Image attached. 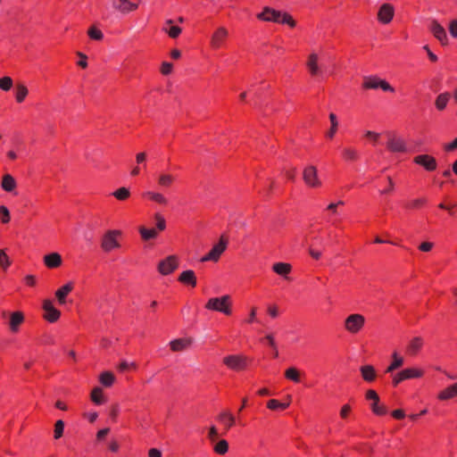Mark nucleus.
Instances as JSON below:
<instances>
[{
    "label": "nucleus",
    "mask_w": 457,
    "mask_h": 457,
    "mask_svg": "<svg viewBox=\"0 0 457 457\" xmlns=\"http://www.w3.org/2000/svg\"><path fill=\"white\" fill-rule=\"evenodd\" d=\"M257 18L264 21L287 24L292 28L295 26V21L290 14L281 12L270 7H264L263 12L257 14Z\"/></svg>",
    "instance_id": "obj_1"
},
{
    "label": "nucleus",
    "mask_w": 457,
    "mask_h": 457,
    "mask_svg": "<svg viewBox=\"0 0 457 457\" xmlns=\"http://www.w3.org/2000/svg\"><path fill=\"white\" fill-rule=\"evenodd\" d=\"M121 231L117 229H110L104 233L101 237L100 245L104 253H110L120 247L119 238Z\"/></svg>",
    "instance_id": "obj_2"
},
{
    "label": "nucleus",
    "mask_w": 457,
    "mask_h": 457,
    "mask_svg": "<svg viewBox=\"0 0 457 457\" xmlns=\"http://www.w3.org/2000/svg\"><path fill=\"white\" fill-rule=\"evenodd\" d=\"M205 308L211 311L222 312L226 315L231 314V298L228 295L221 297H212L208 300Z\"/></svg>",
    "instance_id": "obj_3"
},
{
    "label": "nucleus",
    "mask_w": 457,
    "mask_h": 457,
    "mask_svg": "<svg viewBox=\"0 0 457 457\" xmlns=\"http://www.w3.org/2000/svg\"><path fill=\"white\" fill-rule=\"evenodd\" d=\"M228 246V239L221 236L219 242L213 245V247L211 249V251L205 254L204 257H202L201 262H218L220 255L225 252Z\"/></svg>",
    "instance_id": "obj_4"
},
{
    "label": "nucleus",
    "mask_w": 457,
    "mask_h": 457,
    "mask_svg": "<svg viewBox=\"0 0 457 457\" xmlns=\"http://www.w3.org/2000/svg\"><path fill=\"white\" fill-rule=\"evenodd\" d=\"M365 324V318L359 313L349 315L345 320V328L351 334L359 333Z\"/></svg>",
    "instance_id": "obj_5"
},
{
    "label": "nucleus",
    "mask_w": 457,
    "mask_h": 457,
    "mask_svg": "<svg viewBox=\"0 0 457 457\" xmlns=\"http://www.w3.org/2000/svg\"><path fill=\"white\" fill-rule=\"evenodd\" d=\"M179 267V260L175 255H170L162 260L158 264V271L162 275H169Z\"/></svg>",
    "instance_id": "obj_6"
},
{
    "label": "nucleus",
    "mask_w": 457,
    "mask_h": 457,
    "mask_svg": "<svg viewBox=\"0 0 457 457\" xmlns=\"http://www.w3.org/2000/svg\"><path fill=\"white\" fill-rule=\"evenodd\" d=\"M112 5L114 10L122 14L129 13L138 8V4L132 0H112Z\"/></svg>",
    "instance_id": "obj_7"
},
{
    "label": "nucleus",
    "mask_w": 457,
    "mask_h": 457,
    "mask_svg": "<svg viewBox=\"0 0 457 457\" xmlns=\"http://www.w3.org/2000/svg\"><path fill=\"white\" fill-rule=\"evenodd\" d=\"M223 362L235 370H244L246 367V358L241 355H228L223 359Z\"/></svg>",
    "instance_id": "obj_8"
},
{
    "label": "nucleus",
    "mask_w": 457,
    "mask_h": 457,
    "mask_svg": "<svg viewBox=\"0 0 457 457\" xmlns=\"http://www.w3.org/2000/svg\"><path fill=\"white\" fill-rule=\"evenodd\" d=\"M395 8L390 4H383L378 12V20L383 24H388L394 18Z\"/></svg>",
    "instance_id": "obj_9"
},
{
    "label": "nucleus",
    "mask_w": 457,
    "mask_h": 457,
    "mask_svg": "<svg viewBox=\"0 0 457 457\" xmlns=\"http://www.w3.org/2000/svg\"><path fill=\"white\" fill-rule=\"evenodd\" d=\"M45 311L44 318L49 322H55L60 318L61 312L53 304L52 301L45 300L43 302Z\"/></svg>",
    "instance_id": "obj_10"
},
{
    "label": "nucleus",
    "mask_w": 457,
    "mask_h": 457,
    "mask_svg": "<svg viewBox=\"0 0 457 457\" xmlns=\"http://www.w3.org/2000/svg\"><path fill=\"white\" fill-rule=\"evenodd\" d=\"M413 161L428 171L435 170L437 166L436 160L428 154L417 155Z\"/></svg>",
    "instance_id": "obj_11"
},
{
    "label": "nucleus",
    "mask_w": 457,
    "mask_h": 457,
    "mask_svg": "<svg viewBox=\"0 0 457 457\" xmlns=\"http://www.w3.org/2000/svg\"><path fill=\"white\" fill-rule=\"evenodd\" d=\"M303 180L306 185L317 187L320 186V181L318 179L317 169L314 166H309L303 170Z\"/></svg>",
    "instance_id": "obj_12"
},
{
    "label": "nucleus",
    "mask_w": 457,
    "mask_h": 457,
    "mask_svg": "<svg viewBox=\"0 0 457 457\" xmlns=\"http://www.w3.org/2000/svg\"><path fill=\"white\" fill-rule=\"evenodd\" d=\"M429 29L434 37L442 44L446 45L448 37L445 29L436 20L430 23Z\"/></svg>",
    "instance_id": "obj_13"
},
{
    "label": "nucleus",
    "mask_w": 457,
    "mask_h": 457,
    "mask_svg": "<svg viewBox=\"0 0 457 457\" xmlns=\"http://www.w3.org/2000/svg\"><path fill=\"white\" fill-rule=\"evenodd\" d=\"M387 148L393 153H404L407 151L404 140L395 136H389Z\"/></svg>",
    "instance_id": "obj_14"
},
{
    "label": "nucleus",
    "mask_w": 457,
    "mask_h": 457,
    "mask_svg": "<svg viewBox=\"0 0 457 457\" xmlns=\"http://www.w3.org/2000/svg\"><path fill=\"white\" fill-rule=\"evenodd\" d=\"M228 35V30L220 27L212 36L211 46L212 47L218 49L221 47Z\"/></svg>",
    "instance_id": "obj_15"
},
{
    "label": "nucleus",
    "mask_w": 457,
    "mask_h": 457,
    "mask_svg": "<svg viewBox=\"0 0 457 457\" xmlns=\"http://www.w3.org/2000/svg\"><path fill=\"white\" fill-rule=\"evenodd\" d=\"M24 321V315L21 312H14L10 314L9 319V328L12 333H17L19 331L20 326Z\"/></svg>",
    "instance_id": "obj_16"
},
{
    "label": "nucleus",
    "mask_w": 457,
    "mask_h": 457,
    "mask_svg": "<svg viewBox=\"0 0 457 457\" xmlns=\"http://www.w3.org/2000/svg\"><path fill=\"white\" fill-rule=\"evenodd\" d=\"M360 372L362 379L368 383L375 381L377 378V371L375 368L370 364H365L361 366Z\"/></svg>",
    "instance_id": "obj_17"
},
{
    "label": "nucleus",
    "mask_w": 457,
    "mask_h": 457,
    "mask_svg": "<svg viewBox=\"0 0 457 457\" xmlns=\"http://www.w3.org/2000/svg\"><path fill=\"white\" fill-rule=\"evenodd\" d=\"M62 262V256L58 253H51L44 256V263L50 269L61 266Z\"/></svg>",
    "instance_id": "obj_18"
},
{
    "label": "nucleus",
    "mask_w": 457,
    "mask_h": 457,
    "mask_svg": "<svg viewBox=\"0 0 457 457\" xmlns=\"http://www.w3.org/2000/svg\"><path fill=\"white\" fill-rule=\"evenodd\" d=\"M175 181V176L166 172H161L157 175L158 186L162 188H169Z\"/></svg>",
    "instance_id": "obj_19"
},
{
    "label": "nucleus",
    "mask_w": 457,
    "mask_h": 457,
    "mask_svg": "<svg viewBox=\"0 0 457 457\" xmlns=\"http://www.w3.org/2000/svg\"><path fill=\"white\" fill-rule=\"evenodd\" d=\"M73 283L68 282L55 292V296L60 304H63L66 302V296L72 291Z\"/></svg>",
    "instance_id": "obj_20"
},
{
    "label": "nucleus",
    "mask_w": 457,
    "mask_h": 457,
    "mask_svg": "<svg viewBox=\"0 0 457 457\" xmlns=\"http://www.w3.org/2000/svg\"><path fill=\"white\" fill-rule=\"evenodd\" d=\"M179 281L192 287L196 286V278L195 272L191 270L183 271L179 277Z\"/></svg>",
    "instance_id": "obj_21"
},
{
    "label": "nucleus",
    "mask_w": 457,
    "mask_h": 457,
    "mask_svg": "<svg viewBox=\"0 0 457 457\" xmlns=\"http://www.w3.org/2000/svg\"><path fill=\"white\" fill-rule=\"evenodd\" d=\"M191 344L190 339L187 338H179L170 342V345L172 351L179 352L185 350Z\"/></svg>",
    "instance_id": "obj_22"
},
{
    "label": "nucleus",
    "mask_w": 457,
    "mask_h": 457,
    "mask_svg": "<svg viewBox=\"0 0 457 457\" xmlns=\"http://www.w3.org/2000/svg\"><path fill=\"white\" fill-rule=\"evenodd\" d=\"M218 420L220 424H222L224 426V428L226 429L230 428L235 423L234 416L232 415V413H230L229 411H222L219 415Z\"/></svg>",
    "instance_id": "obj_23"
},
{
    "label": "nucleus",
    "mask_w": 457,
    "mask_h": 457,
    "mask_svg": "<svg viewBox=\"0 0 457 457\" xmlns=\"http://www.w3.org/2000/svg\"><path fill=\"white\" fill-rule=\"evenodd\" d=\"M392 359L391 364L386 369V373H393L394 370L403 365V358L400 356L397 352L393 353Z\"/></svg>",
    "instance_id": "obj_24"
},
{
    "label": "nucleus",
    "mask_w": 457,
    "mask_h": 457,
    "mask_svg": "<svg viewBox=\"0 0 457 457\" xmlns=\"http://www.w3.org/2000/svg\"><path fill=\"white\" fill-rule=\"evenodd\" d=\"M285 378L295 383H299L301 382L302 372L295 367H290L286 370Z\"/></svg>",
    "instance_id": "obj_25"
},
{
    "label": "nucleus",
    "mask_w": 457,
    "mask_h": 457,
    "mask_svg": "<svg viewBox=\"0 0 457 457\" xmlns=\"http://www.w3.org/2000/svg\"><path fill=\"white\" fill-rule=\"evenodd\" d=\"M306 65L310 71V73L312 76H316L319 74L320 68L318 66V55L316 54H311L309 55V59Z\"/></svg>",
    "instance_id": "obj_26"
},
{
    "label": "nucleus",
    "mask_w": 457,
    "mask_h": 457,
    "mask_svg": "<svg viewBox=\"0 0 457 457\" xmlns=\"http://www.w3.org/2000/svg\"><path fill=\"white\" fill-rule=\"evenodd\" d=\"M143 195L145 197H148L150 200H152L155 203H158L160 204L165 205L168 204L167 198L162 194H161L159 192L146 191L143 194Z\"/></svg>",
    "instance_id": "obj_27"
},
{
    "label": "nucleus",
    "mask_w": 457,
    "mask_h": 457,
    "mask_svg": "<svg viewBox=\"0 0 457 457\" xmlns=\"http://www.w3.org/2000/svg\"><path fill=\"white\" fill-rule=\"evenodd\" d=\"M1 187L4 191L12 192L16 187L15 179L12 175L5 174L3 177Z\"/></svg>",
    "instance_id": "obj_28"
},
{
    "label": "nucleus",
    "mask_w": 457,
    "mask_h": 457,
    "mask_svg": "<svg viewBox=\"0 0 457 457\" xmlns=\"http://www.w3.org/2000/svg\"><path fill=\"white\" fill-rule=\"evenodd\" d=\"M422 345H423V340L421 337H417L412 338L407 347V353L411 355L416 354L421 348Z\"/></svg>",
    "instance_id": "obj_29"
},
{
    "label": "nucleus",
    "mask_w": 457,
    "mask_h": 457,
    "mask_svg": "<svg viewBox=\"0 0 457 457\" xmlns=\"http://www.w3.org/2000/svg\"><path fill=\"white\" fill-rule=\"evenodd\" d=\"M456 396H457V383L444 389L439 395V399L440 400H448L451 398H454Z\"/></svg>",
    "instance_id": "obj_30"
},
{
    "label": "nucleus",
    "mask_w": 457,
    "mask_h": 457,
    "mask_svg": "<svg viewBox=\"0 0 457 457\" xmlns=\"http://www.w3.org/2000/svg\"><path fill=\"white\" fill-rule=\"evenodd\" d=\"M29 94L27 87L22 83L16 84L15 99L18 103H22Z\"/></svg>",
    "instance_id": "obj_31"
},
{
    "label": "nucleus",
    "mask_w": 457,
    "mask_h": 457,
    "mask_svg": "<svg viewBox=\"0 0 457 457\" xmlns=\"http://www.w3.org/2000/svg\"><path fill=\"white\" fill-rule=\"evenodd\" d=\"M100 383L104 386H111L115 381V376L111 371H104L99 376Z\"/></svg>",
    "instance_id": "obj_32"
},
{
    "label": "nucleus",
    "mask_w": 457,
    "mask_h": 457,
    "mask_svg": "<svg viewBox=\"0 0 457 457\" xmlns=\"http://www.w3.org/2000/svg\"><path fill=\"white\" fill-rule=\"evenodd\" d=\"M272 270L280 276H287L291 271V265L286 262H277Z\"/></svg>",
    "instance_id": "obj_33"
},
{
    "label": "nucleus",
    "mask_w": 457,
    "mask_h": 457,
    "mask_svg": "<svg viewBox=\"0 0 457 457\" xmlns=\"http://www.w3.org/2000/svg\"><path fill=\"white\" fill-rule=\"evenodd\" d=\"M450 99V94L445 92L438 95V96L436 99V107L439 111H443L445 107Z\"/></svg>",
    "instance_id": "obj_34"
},
{
    "label": "nucleus",
    "mask_w": 457,
    "mask_h": 457,
    "mask_svg": "<svg viewBox=\"0 0 457 457\" xmlns=\"http://www.w3.org/2000/svg\"><path fill=\"white\" fill-rule=\"evenodd\" d=\"M379 79L378 77H365L362 87L366 89H377L379 87Z\"/></svg>",
    "instance_id": "obj_35"
},
{
    "label": "nucleus",
    "mask_w": 457,
    "mask_h": 457,
    "mask_svg": "<svg viewBox=\"0 0 457 457\" xmlns=\"http://www.w3.org/2000/svg\"><path fill=\"white\" fill-rule=\"evenodd\" d=\"M329 120H330V129L327 132L326 136L328 137V138H333L334 136L336 135L337 131V128H338V121H337V117L336 116L335 113H330L329 114Z\"/></svg>",
    "instance_id": "obj_36"
},
{
    "label": "nucleus",
    "mask_w": 457,
    "mask_h": 457,
    "mask_svg": "<svg viewBox=\"0 0 457 457\" xmlns=\"http://www.w3.org/2000/svg\"><path fill=\"white\" fill-rule=\"evenodd\" d=\"M289 406L288 402H268L267 408L272 411H283Z\"/></svg>",
    "instance_id": "obj_37"
},
{
    "label": "nucleus",
    "mask_w": 457,
    "mask_h": 457,
    "mask_svg": "<svg viewBox=\"0 0 457 457\" xmlns=\"http://www.w3.org/2000/svg\"><path fill=\"white\" fill-rule=\"evenodd\" d=\"M139 233L144 240H150L157 237V231L154 228L140 227Z\"/></svg>",
    "instance_id": "obj_38"
},
{
    "label": "nucleus",
    "mask_w": 457,
    "mask_h": 457,
    "mask_svg": "<svg viewBox=\"0 0 457 457\" xmlns=\"http://www.w3.org/2000/svg\"><path fill=\"white\" fill-rule=\"evenodd\" d=\"M214 452L218 454L223 455L228 451V444L226 440H220L213 448Z\"/></svg>",
    "instance_id": "obj_39"
},
{
    "label": "nucleus",
    "mask_w": 457,
    "mask_h": 457,
    "mask_svg": "<svg viewBox=\"0 0 457 457\" xmlns=\"http://www.w3.org/2000/svg\"><path fill=\"white\" fill-rule=\"evenodd\" d=\"M371 410L377 415H384L386 413V407L384 402H372Z\"/></svg>",
    "instance_id": "obj_40"
},
{
    "label": "nucleus",
    "mask_w": 457,
    "mask_h": 457,
    "mask_svg": "<svg viewBox=\"0 0 457 457\" xmlns=\"http://www.w3.org/2000/svg\"><path fill=\"white\" fill-rule=\"evenodd\" d=\"M112 195L118 200L123 201L129 197L130 192L127 187H120L112 193Z\"/></svg>",
    "instance_id": "obj_41"
},
{
    "label": "nucleus",
    "mask_w": 457,
    "mask_h": 457,
    "mask_svg": "<svg viewBox=\"0 0 457 457\" xmlns=\"http://www.w3.org/2000/svg\"><path fill=\"white\" fill-rule=\"evenodd\" d=\"M343 157L347 161H355L358 158V153L355 149L347 147L343 149Z\"/></svg>",
    "instance_id": "obj_42"
},
{
    "label": "nucleus",
    "mask_w": 457,
    "mask_h": 457,
    "mask_svg": "<svg viewBox=\"0 0 457 457\" xmlns=\"http://www.w3.org/2000/svg\"><path fill=\"white\" fill-rule=\"evenodd\" d=\"M167 24L170 25V29H165V31L169 34V36L172 38H176L181 33V29L179 26L172 25V21H167Z\"/></svg>",
    "instance_id": "obj_43"
},
{
    "label": "nucleus",
    "mask_w": 457,
    "mask_h": 457,
    "mask_svg": "<svg viewBox=\"0 0 457 457\" xmlns=\"http://www.w3.org/2000/svg\"><path fill=\"white\" fill-rule=\"evenodd\" d=\"M64 431V423L62 420H59L54 424V438L59 439L62 436Z\"/></svg>",
    "instance_id": "obj_44"
},
{
    "label": "nucleus",
    "mask_w": 457,
    "mask_h": 457,
    "mask_svg": "<svg viewBox=\"0 0 457 457\" xmlns=\"http://www.w3.org/2000/svg\"><path fill=\"white\" fill-rule=\"evenodd\" d=\"M402 371L405 379L420 378L422 375V372L416 369H405Z\"/></svg>",
    "instance_id": "obj_45"
},
{
    "label": "nucleus",
    "mask_w": 457,
    "mask_h": 457,
    "mask_svg": "<svg viewBox=\"0 0 457 457\" xmlns=\"http://www.w3.org/2000/svg\"><path fill=\"white\" fill-rule=\"evenodd\" d=\"M12 87V79L10 77H3L0 79V88L3 91H9Z\"/></svg>",
    "instance_id": "obj_46"
},
{
    "label": "nucleus",
    "mask_w": 457,
    "mask_h": 457,
    "mask_svg": "<svg viewBox=\"0 0 457 457\" xmlns=\"http://www.w3.org/2000/svg\"><path fill=\"white\" fill-rule=\"evenodd\" d=\"M10 212L9 210L4 206H0V221L4 224H6L10 221Z\"/></svg>",
    "instance_id": "obj_47"
},
{
    "label": "nucleus",
    "mask_w": 457,
    "mask_h": 457,
    "mask_svg": "<svg viewBox=\"0 0 457 457\" xmlns=\"http://www.w3.org/2000/svg\"><path fill=\"white\" fill-rule=\"evenodd\" d=\"M87 34L92 39L95 40H101L104 37L102 31L96 29L95 27L89 28Z\"/></svg>",
    "instance_id": "obj_48"
},
{
    "label": "nucleus",
    "mask_w": 457,
    "mask_h": 457,
    "mask_svg": "<svg viewBox=\"0 0 457 457\" xmlns=\"http://www.w3.org/2000/svg\"><path fill=\"white\" fill-rule=\"evenodd\" d=\"M154 219L156 220V228L158 230L162 231L166 228V221L164 218L160 213L154 214Z\"/></svg>",
    "instance_id": "obj_49"
},
{
    "label": "nucleus",
    "mask_w": 457,
    "mask_h": 457,
    "mask_svg": "<svg viewBox=\"0 0 457 457\" xmlns=\"http://www.w3.org/2000/svg\"><path fill=\"white\" fill-rule=\"evenodd\" d=\"M10 263L11 262H10L9 257L5 253V251L4 250H1L0 251V266L4 270H6L8 268V266L10 265Z\"/></svg>",
    "instance_id": "obj_50"
},
{
    "label": "nucleus",
    "mask_w": 457,
    "mask_h": 457,
    "mask_svg": "<svg viewBox=\"0 0 457 457\" xmlns=\"http://www.w3.org/2000/svg\"><path fill=\"white\" fill-rule=\"evenodd\" d=\"M104 397V391L101 387L96 386L91 391V399L93 401L101 400Z\"/></svg>",
    "instance_id": "obj_51"
},
{
    "label": "nucleus",
    "mask_w": 457,
    "mask_h": 457,
    "mask_svg": "<svg viewBox=\"0 0 457 457\" xmlns=\"http://www.w3.org/2000/svg\"><path fill=\"white\" fill-rule=\"evenodd\" d=\"M392 374V383L394 386H397L399 383H401L403 380H406L404 378V376L403 375V371L397 372L395 374Z\"/></svg>",
    "instance_id": "obj_52"
},
{
    "label": "nucleus",
    "mask_w": 457,
    "mask_h": 457,
    "mask_svg": "<svg viewBox=\"0 0 457 457\" xmlns=\"http://www.w3.org/2000/svg\"><path fill=\"white\" fill-rule=\"evenodd\" d=\"M351 411H352V407H351V405H350V404H348V403H347V404H345V405L341 408V411H340V416H341V418H343V419H346V418L349 416V414H350Z\"/></svg>",
    "instance_id": "obj_53"
},
{
    "label": "nucleus",
    "mask_w": 457,
    "mask_h": 457,
    "mask_svg": "<svg viewBox=\"0 0 457 457\" xmlns=\"http://www.w3.org/2000/svg\"><path fill=\"white\" fill-rule=\"evenodd\" d=\"M218 436H219L218 429L214 426H212L208 432L209 439L211 441H215L218 438Z\"/></svg>",
    "instance_id": "obj_54"
},
{
    "label": "nucleus",
    "mask_w": 457,
    "mask_h": 457,
    "mask_svg": "<svg viewBox=\"0 0 457 457\" xmlns=\"http://www.w3.org/2000/svg\"><path fill=\"white\" fill-rule=\"evenodd\" d=\"M172 71V64L170 62H164L162 65L161 71L163 75H168Z\"/></svg>",
    "instance_id": "obj_55"
},
{
    "label": "nucleus",
    "mask_w": 457,
    "mask_h": 457,
    "mask_svg": "<svg viewBox=\"0 0 457 457\" xmlns=\"http://www.w3.org/2000/svg\"><path fill=\"white\" fill-rule=\"evenodd\" d=\"M112 345V338H109V337H104L100 339V346L104 349H106L108 348L109 346H111Z\"/></svg>",
    "instance_id": "obj_56"
},
{
    "label": "nucleus",
    "mask_w": 457,
    "mask_h": 457,
    "mask_svg": "<svg viewBox=\"0 0 457 457\" xmlns=\"http://www.w3.org/2000/svg\"><path fill=\"white\" fill-rule=\"evenodd\" d=\"M379 87L382 88L384 91H389L394 92V87L389 85L386 80L379 79Z\"/></svg>",
    "instance_id": "obj_57"
},
{
    "label": "nucleus",
    "mask_w": 457,
    "mask_h": 457,
    "mask_svg": "<svg viewBox=\"0 0 457 457\" xmlns=\"http://www.w3.org/2000/svg\"><path fill=\"white\" fill-rule=\"evenodd\" d=\"M449 31H450V34L452 35V37H457V21L456 20L450 22Z\"/></svg>",
    "instance_id": "obj_58"
},
{
    "label": "nucleus",
    "mask_w": 457,
    "mask_h": 457,
    "mask_svg": "<svg viewBox=\"0 0 457 457\" xmlns=\"http://www.w3.org/2000/svg\"><path fill=\"white\" fill-rule=\"evenodd\" d=\"M77 54H78V56H79V57H80V59H81V60L78 62V64H79L81 68H83V69H84V68H87V55H86V54H83V53H81V52H78V53H77Z\"/></svg>",
    "instance_id": "obj_59"
},
{
    "label": "nucleus",
    "mask_w": 457,
    "mask_h": 457,
    "mask_svg": "<svg viewBox=\"0 0 457 457\" xmlns=\"http://www.w3.org/2000/svg\"><path fill=\"white\" fill-rule=\"evenodd\" d=\"M425 202H426L425 199H422V198L415 199V200L411 201L408 206L411 208H419L420 206L423 205L425 204Z\"/></svg>",
    "instance_id": "obj_60"
},
{
    "label": "nucleus",
    "mask_w": 457,
    "mask_h": 457,
    "mask_svg": "<svg viewBox=\"0 0 457 457\" xmlns=\"http://www.w3.org/2000/svg\"><path fill=\"white\" fill-rule=\"evenodd\" d=\"M344 204V202L343 201H339L337 203H332L330 204L328 206V210L330 211L333 214H337V206L338 205H343Z\"/></svg>",
    "instance_id": "obj_61"
},
{
    "label": "nucleus",
    "mask_w": 457,
    "mask_h": 457,
    "mask_svg": "<svg viewBox=\"0 0 457 457\" xmlns=\"http://www.w3.org/2000/svg\"><path fill=\"white\" fill-rule=\"evenodd\" d=\"M108 448L112 453H117L120 449V444L116 440H112L109 443Z\"/></svg>",
    "instance_id": "obj_62"
},
{
    "label": "nucleus",
    "mask_w": 457,
    "mask_h": 457,
    "mask_svg": "<svg viewBox=\"0 0 457 457\" xmlns=\"http://www.w3.org/2000/svg\"><path fill=\"white\" fill-rule=\"evenodd\" d=\"M268 313L272 317V318H277L278 316V309L276 305H270L268 307Z\"/></svg>",
    "instance_id": "obj_63"
},
{
    "label": "nucleus",
    "mask_w": 457,
    "mask_h": 457,
    "mask_svg": "<svg viewBox=\"0 0 457 457\" xmlns=\"http://www.w3.org/2000/svg\"><path fill=\"white\" fill-rule=\"evenodd\" d=\"M148 457H162V452L157 448H151L148 451Z\"/></svg>",
    "instance_id": "obj_64"
}]
</instances>
